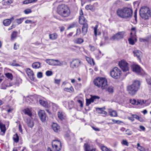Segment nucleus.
<instances>
[{"instance_id":"1","label":"nucleus","mask_w":151,"mask_h":151,"mask_svg":"<svg viewBox=\"0 0 151 151\" xmlns=\"http://www.w3.org/2000/svg\"><path fill=\"white\" fill-rule=\"evenodd\" d=\"M117 13L120 17L125 19H130L132 16L133 10L130 7H125L118 9Z\"/></svg>"},{"instance_id":"2","label":"nucleus","mask_w":151,"mask_h":151,"mask_svg":"<svg viewBox=\"0 0 151 151\" xmlns=\"http://www.w3.org/2000/svg\"><path fill=\"white\" fill-rule=\"evenodd\" d=\"M57 12L60 16L63 17H67L70 14V10L68 6L65 4L59 5L57 7Z\"/></svg>"},{"instance_id":"3","label":"nucleus","mask_w":151,"mask_h":151,"mask_svg":"<svg viewBox=\"0 0 151 151\" xmlns=\"http://www.w3.org/2000/svg\"><path fill=\"white\" fill-rule=\"evenodd\" d=\"M140 83L138 81H134L132 84L127 87V90L129 94L131 95H135L139 89Z\"/></svg>"},{"instance_id":"4","label":"nucleus","mask_w":151,"mask_h":151,"mask_svg":"<svg viewBox=\"0 0 151 151\" xmlns=\"http://www.w3.org/2000/svg\"><path fill=\"white\" fill-rule=\"evenodd\" d=\"M94 85L102 89H106L107 86L106 79L103 77H98L93 81Z\"/></svg>"},{"instance_id":"5","label":"nucleus","mask_w":151,"mask_h":151,"mask_svg":"<svg viewBox=\"0 0 151 151\" xmlns=\"http://www.w3.org/2000/svg\"><path fill=\"white\" fill-rule=\"evenodd\" d=\"M151 11L150 9L147 6H143L140 9L139 14L142 19H147L151 15Z\"/></svg>"},{"instance_id":"6","label":"nucleus","mask_w":151,"mask_h":151,"mask_svg":"<svg viewBox=\"0 0 151 151\" xmlns=\"http://www.w3.org/2000/svg\"><path fill=\"white\" fill-rule=\"evenodd\" d=\"M121 70L117 67L114 68L110 71V75L112 77L115 79H119L121 75Z\"/></svg>"},{"instance_id":"7","label":"nucleus","mask_w":151,"mask_h":151,"mask_svg":"<svg viewBox=\"0 0 151 151\" xmlns=\"http://www.w3.org/2000/svg\"><path fill=\"white\" fill-rule=\"evenodd\" d=\"M46 62L50 65L52 66H61L66 64L64 61H60L56 59H47L46 60Z\"/></svg>"},{"instance_id":"8","label":"nucleus","mask_w":151,"mask_h":151,"mask_svg":"<svg viewBox=\"0 0 151 151\" xmlns=\"http://www.w3.org/2000/svg\"><path fill=\"white\" fill-rule=\"evenodd\" d=\"M131 30L132 32L131 33V37L129 39L128 41L130 44L133 45L134 44V41H136L137 40L136 35V28L134 27H132Z\"/></svg>"},{"instance_id":"9","label":"nucleus","mask_w":151,"mask_h":151,"mask_svg":"<svg viewBox=\"0 0 151 151\" xmlns=\"http://www.w3.org/2000/svg\"><path fill=\"white\" fill-rule=\"evenodd\" d=\"M126 35L124 31L119 32L113 35L110 38V40H119L123 39Z\"/></svg>"},{"instance_id":"10","label":"nucleus","mask_w":151,"mask_h":151,"mask_svg":"<svg viewBox=\"0 0 151 151\" xmlns=\"http://www.w3.org/2000/svg\"><path fill=\"white\" fill-rule=\"evenodd\" d=\"M119 65L123 71L126 72L129 70V64L125 60H122L120 61L119 62Z\"/></svg>"},{"instance_id":"11","label":"nucleus","mask_w":151,"mask_h":151,"mask_svg":"<svg viewBox=\"0 0 151 151\" xmlns=\"http://www.w3.org/2000/svg\"><path fill=\"white\" fill-rule=\"evenodd\" d=\"M81 63V61L79 59L73 60L70 63V67L73 68H76L80 65Z\"/></svg>"},{"instance_id":"12","label":"nucleus","mask_w":151,"mask_h":151,"mask_svg":"<svg viewBox=\"0 0 151 151\" xmlns=\"http://www.w3.org/2000/svg\"><path fill=\"white\" fill-rule=\"evenodd\" d=\"M132 71L137 74L140 75L142 73V69L138 65L134 64L132 66Z\"/></svg>"},{"instance_id":"13","label":"nucleus","mask_w":151,"mask_h":151,"mask_svg":"<svg viewBox=\"0 0 151 151\" xmlns=\"http://www.w3.org/2000/svg\"><path fill=\"white\" fill-rule=\"evenodd\" d=\"M38 115L41 120L44 122L46 119L47 116L44 110H40L38 112Z\"/></svg>"},{"instance_id":"14","label":"nucleus","mask_w":151,"mask_h":151,"mask_svg":"<svg viewBox=\"0 0 151 151\" xmlns=\"http://www.w3.org/2000/svg\"><path fill=\"white\" fill-rule=\"evenodd\" d=\"M26 72L29 78L31 80L33 81L34 79V74L33 71L28 68L26 69Z\"/></svg>"},{"instance_id":"15","label":"nucleus","mask_w":151,"mask_h":151,"mask_svg":"<svg viewBox=\"0 0 151 151\" xmlns=\"http://www.w3.org/2000/svg\"><path fill=\"white\" fill-rule=\"evenodd\" d=\"M100 97L99 96H91V97L89 99H86V105L89 106L91 102H93L94 100L96 99H99Z\"/></svg>"},{"instance_id":"16","label":"nucleus","mask_w":151,"mask_h":151,"mask_svg":"<svg viewBox=\"0 0 151 151\" xmlns=\"http://www.w3.org/2000/svg\"><path fill=\"white\" fill-rule=\"evenodd\" d=\"M85 151H97L95 148H93L89 145L85 143L84 145Z\"/></svg>"},{"instance_id":"17","label":"nucleus","mask_w":151,"mask_h":151,"mask_svg":"<svg viewBox=\"0 0 151 151\" xmlns=\"http://www.w3.org/2000/svg\"><path fill=\"white\" fill-rule=\"evenodd\" d=\"M25 114L27 115L31 118L32 116V110L31 108H26L22 111Z\"/></svg>"},{"instance_id":"18","label":"nucleus","mask_w":151,"mask_h":151,"mask_svg":"<svg viewBox=\"0 0 151 151\" xmlns=\"http://www.w3.org/2000/svg\"><path fill=\"white\" fill-rule=\"evenodd\" d=\"M24 120L29 127L32 128L33 127L34 122L30 118H27L24 119Z\"/></svg>"},{"instance_id":"19","label":"nucleus","mask_w":151,"mask_h":151,"mask_svg":"<svg viewBox=\"0 0 151 151\" xmlns=\"http://www.w3.org/2000/svg\"><path fill=\"white\" fill-rule=\"evenodd\" d=\"M98 25L97 24L93 28L94 34L96 36L99 35L101 34V32L98 29Z\"/></svg>"},{"instance_id":"20","label":"nucleus","mask_w":151,"mask_h":151,"mask_svg":"<svg viewBox=\"0 0 151 151\" xmlns=\"http://www.w3.org/2000/svg\"><path fill=\"white\" fill-rule=\"evenodd\" d=\"M109 115L112 117H116L117 116V112L115 110L112 109H109Z\"/></svg>"},{"instance_id":"21","label":"nucleus","mask_w":151,"mask_h":151,"mask_svg":"<svg viewBox=\"0 0 151 151\" xmlns=\"http://www.w3.org/2000/svg\"><path fill=\"white\" fill-rule=\"evenodd\" d=\"M79 22L81 24H87V21L83 16H80L79 18Z\"/></svg>"},{"instance_id":"22","label":"nucleus","mask_w":151,"mask_h":151,"mask_svg":"<svg viewBox=\"0 0 151 151\" xmlns=\"http://www.w3.org/2000/svg\"><path fill=\"white\" fill-rule=\"evenodd\" d=\"M52 127L53 130L56 132H58L59 131L60 127L56 123H53L52 125Z\"/></svg>"},{"instance_id":"23","label":"nucleus","mask_w":151,"mask_h":151,"mask_svg":"<svg viewBox=\"0 0 151 151\" xmlns=\"http://www.w3.org/2000/svg\"><path fill=\"white\" fill-rule=\"evenodd\" d=\"M134 56H136L138 58L140 59V56L142 55L141 52L138 50H135L133 52Z\"/></svg>"},{"instance_id":"24","label":"nucleus","mask_w":151,"mask_h":151,"mask_svg":"<svg viewBox=\"0 0 151 151\" xmlns=\"http://www.w3.org/2000/svg\"><path fill=\"white\" fill-rule=\"evenodd\" d=\"M32 67L35 69H38L41 67V63L39 62L34 63L32 65Z\"/></svg>"},{"instance_id":"25","label":"nucleus","mask_w":151,"mask_h":151,"mask_svg":"<svg viewBox=\"0 0 151 151\" xmlns=\"http://www.w3.org/2000/svg\"><path fill=\"white\" fill-rule=\"evenodd\" d=\"M49 37L50 39L54 40L57 38L58 35L56 33H54L52 34H50L49 35Z\"/></svg>"},{"instance_id":"26","label":"nucleus","mask_w":151,"mask_h":151,"mask_svg":"<svg viewBox=\"0 0 151 151\" xmlns=\"http://www.w3.org/2000/svg\"><path fill=\"white\" fill-rule=\"evenodd\" d=\"M83 26L82 27V33L83 35H85L87 32L88 25L87 24H83Z\"/></svg>"},{"instance_id":"27","label":"nucleus","mask_w":151,"mask_h":151,"mask_svg":"<svg viewBox=\"0 0 151 151\" xmlns=\"http://www.w3.org/2000/svg\"><path fill=\"white\" fill-rule=\"evenodd\" d=\"M0 129L1 132L5 133L6 131V127L5 124H3L0 121Z\"/></svg>"},{"instance_id":"28","label":"nucleus","mask_w":151,"mask_h":151,"mask_svg":"<svg viewBox=\"0 0 151 151\" xmlns=\"http://www.w3.org/2000/svg\"><path fill=\"white\" fill-rule=\"evenodd\" d=\"M64 91L69 93L73 92L74 91V89L73 87L71 86L69 88H65L63 89Z\"/></svg>"},{"instance_id":"29","label":"nucleus","mask_w":151,"mask_h":151,"mask_svg":"<svg viewBox=\"0 0 151 151\" xmlns=\"http://www.w3.org/2000/svg\"><path fill=\"white\" fill-rule=\"evenodd\" d=\"M52 147L54 150L56 151H59L61 149V145L59 146L58 145H52Z\"/></svg>"},{"instance_id":"30","label":"nucleus","mask_w":151,"mask_h":151,"mask_svg":"<svg viewBox=\"0 0 151 151\" xmlns=\"http://www.w3.org/2000/svg\"><path fill=\"white\" fill-rule=\"evenodd\" d=\"M40 104L42 106L45 107H47L48 106V104L47 102L41 100H39Z\"/></svg>"},{"instance_id":"31","label":"nucleus","mask_w":151,"mask_h":151,"mask_svg":"<svg viewBox=\"0 0 151 151\" xmlns=\"http://www.w3.org/2000/svg\"><path fill=\"white\" fill-rule=\"evenodd\" d=\"M52 145H58L59 146L60 145H61V143L58 140H54L52 141Z\"/></svg>"},{"instance_id":"32","label":"nucleus","mask_w":151,"mask_h":151,"mask_svg":"<svg viewBox=\"0 0 151 151\" xmlns=\"http://www.w3.org/2000/svg\"><path fill=\"white\" fill-rule=\"evenodd\" d=\"M3 23L4 26H7L10 24L11 23V21L8 19H5L3 21Z\"/></svg>"},{"instance_id":"33","label":"nucleus","mask_w":151,"mask_h":151,"mask_svg":"<svg viewBox=\"0 0 151 151\" xmlns=\"http://www.w3.org/2000/svg\"><path fill=\"white\" fill-rule=\"evenodd\" d=\"M86 59L87 61L90 64L92 65L93 64V65H95V63L93 60V59H91L89 57H86Z\"/></svg>"},{"instance_id":"34","label":"nucleus","mask_w":151,"mask_h":151,"mask_svg":"<svg viewBox=\"0 0 151 151\" xmlns=\"http://www.w3.org/2000/svg\"><path fill=\"white\" fill-rule=\"evenodd\" d=\"M74 42L77 44H81L83 42V40L81 38H78L74 40Z\"/></svg>"},{"instance_id":"35","label":"nucleus","mask_w":151,"mask_h":151,"mask_svg":"<svg viewBox=\"0 0 151 151\" xmlns=\"http://www.w3.org/2000/svg\"><path fill=\"white\" fill-rule=\"evenodd\" d=\"M137 149L140 151H145V148L143 147L140 145L139 143H138L137 145Z\"/></svg>"},{"instance_id":"36","label":"nucleus","mask_w":151,"mask_h":151,"mask_svg":"<svg viewBox=\"0 0 151 151\" xmlns=\"http://www.w3.org/2000/svg\"><path fill=\"white\" fill-rule=\"evenodd\" d=\"M37 1V0H25L23 1V3L24 4H28L35 2Z\"/></svg>"},{"instance_id":"37","label":"nucleus","mask_w":151,"mask_h":151,"mask_svg":"<svg viewBox=\"0 0 151 151\" xmlns=\"http://www.w3.org/2000/svg\"><path fill=\"white\" fill-rule=\"evenodd\" d=\"M146 102V101L144 100L138 99L137 101V105H142Z\"/></svg>"},{"instance_id":"38","label":"nucleus","mask_w":151,"mask_h":151,"mask_svg":"<svg viewBox=\"0 0 151 151\" xmlns=\"http://www.w3.org/2000/svg\"><path fill=\"white\" fill-rule=\"evenodd\" d=\"M13 139L16 142H17L19 140V137L17 134H16L13 136Z\"/></svg>"},{"instance_id":"39","label":"nucleus","mask_w":151,"mask_h":151,"mask_svg":"<svg viewBox=\"0 0 151 151\" xmlns=\"http://www.w3.org/2000/svg\"><path fill=\"white\" fill-rule=\"evenodd\" d=\"M14 2V0H8L4 2V5H7L12 3Z\"/></svg>"},{"instance_id":"40","label":"nucleus","mask_w":151,"mask_h":151,"mask_svg":"<svg viewBox=\"0 0 151 151\" xmlns=\"http://www.w3.org/2000/svg\"><path fill=\"white\" fill-rule=\"evenodd\" d=\"M58 118L62 120L64 119V117L63 113L62 112H59L58 114Z\"/></svg>"},{"instance_id":"41","label":"nucleus","mask_w":151,"mask_h":151,"mask_svg":"<svg viewBox=\"0 0 151 151\" xmlns=\"http://www.w3.org/2000/svg\"><path fill=\"white\" fill-rule=\"evenodd\" d=\"M17 34V32H14L11 35V39L12 40H14L16 38Z\"/></svg>"},{"instance_id":"42","label":"nucleus","mask_w":151,"mask_h":151,"mask_svg":"<svg viewBox=\"0 0 151 151\" xmlns=\"http://www.w3.org/2000/svg\"><path fill=\"white\" fill-rule=\"evenodd\" d=\"M5 75L6 77L10 79L11 80H12V79L13 76L12 74L9 73H6Z\"/></svg>"},{"instance_id":"43","label":"nucleus","mask_w":151,"mask_h":151,"mask_svg":"<svg viewBox=\"0 0 151 151\" xmlns=\"http://www.w3.org/2000/svg\"><path fill=\"white\" fill-rule=\"evenodd\" d=\"M130 102L133 105H137V101L134 99H130Z\"/></svg>"},{"instance_id":"44","label":"nucleus","mask_w":151,"mask_h":151,"mask_svg":"<svg viewBox=\"0 0 151 151\" xmlns=\"http://www.w3.org/2000/svg\"><path fill=\"white\" fill-rule=\"evenodd\" d=\"M101 149L102 151H110L111 150L108 148L104 146L101 147Z\"/></svg>"},{"instance_id":"45","label":"nucleus","mask_w":151,"mask_h":151,"mask_svg":"<svg viewBox=\"0 0 151 151\" xmlns=\"http://www.w3.org/2000/svg\"><path fill=\"white\" fill-rule=\"evenodd\" d=\"M32 11L30 9H27L24 10V12L25 14H28L31 13Z\"/></svg>"},{"instance_id":"46","label":"nucleus","mask_w":151,"mask_h":151,"mask_svg":"<svg viewBox=\"0 0 151 151\" xmlns=\"http://www.w3.org/2000/svg\"><path fill=\"white\" fill-rule=\"evenodd\" d=\"M24 19V18H20L17 19L16 20V22L18 24H20L23 22Z\"/></svg>"},{"instance_id":"47","label":"nucleus","mask_w":151,"mask_h":151,"mask_svg":"<svg viewBox=\"0 0 151 151\" xmlns=\"http://www.w3.org/2000/svg\"><path fill=\"white\" fill-rule=\"evenodd\" d=\"M105 109V108H98L96 109V111L98 112L99 114H101L103 111Z\"/></svg>"},{"instance_id":"48","label":"nucleus","mask_w":151,"mask_h":151,"mask_svg":"<svg viewBox=\"0 0 151 151\" xmlns=\"http://www.w3.org/2000/svg\"><path fill=\"white\" fill-rule=\"evenodd\" d=\"M86 9L88 10H92L93 9V6L92 5H87L86 6Z\"/></svg>"},{"instance_id":"49","label":"nucleus","mask_w":151,"mask_h":151,"mask_svg":"<svg viewBox=\"0 0 151 151\" xmlns=\"http://www.w3.org/2000/svg\"><path fill=\"white\" fill-rule=\"evenodd\" d=\"M52 72L51 71L48 70L46 72L45 74L47 76H50L52 75Z\"/></svg>"},{"instance_id":"50","label":"nucleus","mask_w":151,"mask_h":151,"mask_svg":"<svg viewBox=\"0 0 151 151\" xmlns=\"http://www.w3.org/2000/svg\"><path fill=\"white\" fill-rule=\"evenodd\" d=\"M122 144L127 146H128L129 145L128 142L126 140H123L122 142Z\"/></svg>"},{"instance_id":"51","label":"nucleus","mask_w":151,"mask_h":151,"mask_svg":"<svg viewBox=\"0 0 151 151\" xmlns=\"http://www.w3.org/2000/svg\"><path fill=\"white\" fill-rule=\"evenodd\" d=\"M108 91L110 93H112L113 92V87L112 86L109 87L107 89Z\"/></svg>"},{"instance_id":"52","label":"nucleus","mask_w":151,"mask_h":151,"mask_svg":"<svg viewBox=\"0 0 151 151\" xmlns=\"http://www.w3.org/2000/svg\"><path fill=\"white\" fill-rule=\"evenodd\" d=\"M125 132L126 134L128 135H131L132 133V132L129 129H127L126 130Z\"/></svg>"},{"instance_id":"53","label":"nucleus","mask_w":151,"mask_h":151,"mask_svg":"<svg viewBox=\"0 0 151 151\" xmlns=\"http://www.w3.org/2000/svg\"><path fill=\"white\" fill-rule=\"evenodd\" d=\"M37 77L38 78H41L42 77V74L41 72H38L37 74Z\"/></svg>"},{"instance_id":"54","label":"nucleus","mask_w":151,"mask_h":151,"mask_svg":"<svg viewBox=\"0 0 151 151\" xmlns=\"http://www.w3.org/2000/svg\"><path fill=\"white\" fill-rule=\"evenodd\" d=\"M112 121H113L114 123L116 124H120L122 122L121 121L119 120H116L114 119H112Z\"/></svg>"},{"instance_id":"55","label":"nucleus","mask_w":151,"mask_h":151,"mask_svg":"<svg viewBox=\"0 0 151 151\" xmlns=\"http://www.w3.org/2000/svg\"><path fill=\"white\" fill-rule=\"evenodd\" d=\"M61 81V80L60 79H55V83L58 84H59Z\"/></svg>"},{"instance_id":"56","label":"nucleus","mask_w":151,"mask_h":151,"mask_svg":"<svg viewBox=\"0 0 151 151\" xmlns=\"http://www.w3.org/2000/svg\"><path fill=\"white\" fill-rule=\"evenodd\" d=\"M89 47L90 48V50L91 51H94L96 49V48L94 47L93 46L91 45H89Z\"/></svg>"},{"instance_id":"57","label":"nucleus","mask_w":151,"mask_h":151,"mask_svg":"<svg viewBox=\"0 0 151 151\" xmlns=\"http://www.w3.org/2000/svg\"><path fill=\"white\" fill-rule=\"evenodd\" d=\"M81 33V30L80 29L78 28L77 29L76 35H79Z\"/></svg>"},{"instance_id":"58","label":"nucleus","mask_w":151,"mask_h":151,"mask_svg":"<svg viewBox=\"0 0 151 151\" xmlns=\"http://www.w3.org/2000/svg\"><path fill=\"white\" fill-rule=\"evenodd\" d=\"M78 102L80 104V106L81 107H82L83 106V103L82 101L80 100H78Z\"/></svg>"},{"instance_id":"59","label":"nucleus","mask_w":151,"mask_h":151,"mask_svg":"<svg viewBox=\"0 0 151 151\" xmlns=\"http://www.w3.org/2000/svg\"><path fill=\"white\" fill-rule=\"evenodd\" d=\"M53 108L55 109V110H56L58 109V107L55 104H53Z\"/></svg>"},{"instance_id":"60","label":"nucleus","mask_w":151,"mask_h":151,"mask_svg":"<svg viewBox=\"0 0 151 151\" xmlns=\"http://www.w3.org/2000/svg\"><path fill=\"white\" fill-rule=\"evenodd\" d=\"M139 128L141 130L144 131L145 130V128L143 126L140 125L139 126Z\"/></svg>"},{"instance_id":"61","label":"nucleus","mask_w":151,"mask_h":151,"mask_svg":"<svg viewBox=\"0 0 151 151\" xmlns=\"http://www.w3.org/2000/svg\"><path fill=\"white\" fill-rule=\"evenodd\" d=\"M135 118L136 119L140 121H141L142 120V119L141 117H140L139 116L137 115H136Z\"/></svg>"},{"instance_id":"62","label":"nucleus","mask_w":151,"mask_h":151,"mask_svg":"<svg viewBox=\"0 0 151 151\" xmlns=\"http://www.w3.org/2000/svg\"><path fill=\"white\" fill-rule=\"evenodd\" d=\"M92 127L93 128V129L95 131H100L99 129L98 128L95 127Z\"/></svg>"},{"instance_id":"63","label":"nucleus","mask_w":151,"mask_h":151,"mask_svg":"<svg viewBox=\"0 0 151 151\" xmlns=\"http://www.w3.org/2000/svg\"><path fill=\"white\" fill-rule=\"evenodd\" d=\"M19 131L21 133L22 132V126L20 124H19Z\"/></svg>"},{"instance_id":"64","label":"nucleus","mask_w":151,"mask_h":151,"mask_svg":"<svg viewBox=\"0 0 151 151\" xmlns=\"http://www.w3.org/2000/svg\"><path fill=\"white\" fill-rule=\"evenodd\" d=\"M11 65L13 66H19V65L18 64L14 63H12L11 64Z\"/></svg>"}]
</instances>
